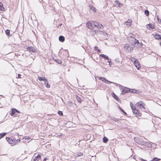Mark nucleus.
Wrapping results in <instances>:
<instances>
[{"instance_id": "f257e3e1", "label": "nucleus", "mask_w": 161, "mask_h": 161, "mask_svg": "<svg viewBox=\"0 0 161 161\" xmlns=\"http://www.w3.org/2000/svg\"><path fill=\"white\" fill-rule=\"evenodd\" d=\"M134 139L135 142L139 144L144 145L147 143V142L143 141L142 139L140 138L135 137Z\"/></svg>"}, {"instance_id": "f03ea898", "label": "nucleus", "mask_w": 161, "mask_h": 161, "mask_svg": "<svg viewBox=\"0 0 161 161\" xmlns=\"http://www.w3.org/2000/svg\"><path fill=\"white\" fill-rule=\"evenodd\" d=\"M128 40L129 42V43L131 44L132 45H135L136 42L137 40L133 36H129L128 37Z\"/></svg>"}, {"instance_id": "7ed1b4c3", "label": "nucleus", "mask_w": 161, "mask_h": 161, "mask_svg": "<svg viewBox=\"0 0 161 161\" xmlns=\"http://www.w3.org/2000/svg\"><path fill=\"white\" fill-rule=\"evenodd\" d=\"M94 21H89L87 22L86 26L90 30H93L94 28Z\"/></svg>"}, {"instance_id": "20e7f679", "label": "nucleus", "mask_w": 161, "mask_h": 161, "mask_svg": "<svg viewBox=\"0 0 161 161\" xmlns=\"http://www.w3.org/2000/svg\"><path fill=\"white\" fill-rule=\"evenodd\" d=\"M6 139L10 144L15 145L17 143V141L16 139H12L10 137H6Z\"/></svg>"}, {"instance_id": "39448f33", "label": "nucleus", "mask_w": 161, "mask_h": 161, "mask_svg": "<svg viewBox=\"0 0 161 161\" xmlns=\"http://www.w3.org/2000/svg\"><path fill=\"white\" fill-rule=\"evenodd\" d=\"M125 48L126 51L128 52H130L133 50L134 48V46L133 45H126L125 47Z\"/></svg>"}, {"instance_id": "423d86ee", "label": "nucleus", "mask_w": 161, "mask_h": 161, "mask_svg": "<svg viewBox=\"0 0 161 161\" xmlns=\"http://www.w3.org/2000/svg\"><path fill=\"white\" fill-rule=\"evenodd\" d=\"M20 113V112L15 108H12L10 115L11 116L18 115V114Z\"/></svg>"}, {"instance_id": "0eeeda50", "label": "nucleus", "mask_w": 161, "mask_h": 161, "mask_svg": "<svg viewBox=\"0 0 161 161\" xmlns=\"http://www.w3.org/2000/svg\"><path fill=\"white\" fill-rule=\"evenodd\" d=\"M134 64L135 65V66H136V68L138 69L139 70L140 69V68H141L140 65L139 63V62L137 59H135V58H134Z\"/></svg>"}, {"instance_id": "6e6552de", "label": "nucleus", "mask_w": 161, "mask_h": 161, "mask_svg": "<svg viewBox=\"0 0 161 161\" xmlns=\"http://www.w3.org/2000/svg\"><path fill=\"white\" fill-rule=\"evenodd\" d=\"M98 29H102L103 27L102 24H100L99 23L94 21V26Z\"/></svg>"}, {"instance_id": "1a4fd4ad", "label": "nucleus", "mask_w": 161, "mask_h": 161, "mask_svg": "<svg viewBox=\"0 0 161 161\" xmlns=\"http://www.w3.org/2000/svg\"><path fill=\"white\" fill-rule=\"evenodd\" d=\"M130 89L125 87L122 90V94L123 95H125L126 93L129 92H130V91H131Z\"/></svg>"}, {"instance_id": "9d476101", "label": "nucleus", "mask_w": 161, "mask_h": 161, "mask_svg": "<svg viewBox=\"0 0 161 161\" xmlns=\"http://www.w3.org/2000/svg\"><path fill=\"white\" fill-rule=\"evenodd\" d=\"M136 104L137 106L139 108H144V106L145 105L144 103L142 101H140L137 102Z\"/></svg>"}, {"instance_id": "9b49d317", "label": "nucleus", "mask_w": 161, "mask_h": 161, "mask_svg": "<svg viewBox=\"0 0 161 161\" xmlns=\"http://www.w3.org/2000/svg\"><path fill=\"white\" fill-rule=\"evenodd\" d=\"M134 114L136 117H140L141 116V114L139 110L135 108V110H133V112Z\"/></svg>"}, {"instance_id": "f8f14e48", "label": "nucleus", "mask_w": 161, "mask_h": 161, "mask_svg": "<svg viewBox=\"0 0 161 161\" xmlns=\"http://www.w3.org/2000/svg\"><path fill=\"white\" fill-rule=\"evenodd\" d=\"M134 46V47H142L143 46V44L142 43H140L139 42L138 40H137Z\"/></svg>"}, {"instance_id": "ddd939ff", "label": "nucleus", "mask_w": 161, "mask_h": 161, "mask_svg": "<svg viewBox=\"0 0 161 161\" xmlns=\"http://www.w3.org/2000/svg\"><path fill=\"white\" fill-rule=\"evenodd\" d=\"M38 79L40 81H44L45 84L47 83V79H46L45 77H38Z\"/></svg>"}, {"instance_id": "4468645a", "label": "nucleus", "mask_w": 161, "mask_h": 161, "mask_svg": "<svg viewBox=\"0 0 161 161\" xmlns=\"http://www.w3.org/2000/svg\"><path fill=\"white\" fill-rule=\"evenodd\" d=\"M28 51L31 52L32 53H34L35 51V48L31 47H29L26 48Z\"/></svg>"}, {"instance_id": "2eb2a0df", "label": "nucleus", "mask_w": 161, "mask_h": 161, "mask_svg": "<svg viewBox=\"0 0 161 161\" xmlns=\"http://www.w3.org/2000/svg\"><path fill=\"white\" fill-rule=\"evenodd\" d=\"M154 36L156 39L161 40V34L159 35L155 33V34L154 35Z\"/></svg>"}, {"instance_id": "dca6fc26", "label": "nucleus", "mask_w": 161, "mask_h": 161, "mask_svg": "<svg viewBox=\"0 0 161 161\" xmlns=\"http://www.w3.org/2000/svg\"><path fill=\"white\" fill-rule=\"evenodd\" d=\"M59 41L62 42H63L65 40V38L63 36H60L59 37Z\"/></svg>"}, {"instance_id": "f3484780", "label": "nucleus", "mask_w": 161, "mask_h": 161, "mask_svg": "<svg viewBox=\"0 0 161 161\" xmlns=\"http://www.w3.org/2000/svg\"><path fill=\"white\" fill-rule=\"evenodd\" d=\"M96 34H97V31H90V34L92 36H94Z\"/></svg>"}, {"instance_id": "a211bd4d", "label": "nucleus", "mask_w": 161, "mask_h": 161, "mask_svg": "<svg viewBox=\"0 0 161 161\" xmlns=\"http://www.w3.org/2000/svg\"><path fill=\"white\" fill-rule=\"evenodd\" d=\"M53 60L54 61H55L56 63H58V64H60L62 63V61L59 59H54V58H53Z\"/></svg>"}, {"instance_id": "6ab92c4d", "label": "nucleus", "mask_w": 161, "mask_h": 161, "mask_svg": "<svg viewBox=\"0 0 161 161\" xmlns=\"http://www.w3.org/2000/svg\"><path fill=\"white\" fill-rule=\"evenodd\" d=\"M99 56L102 57L103 58H104L106 59H108V57L106 55L103 54H101L99 55Z\"/></svg>"}, {"instance_id": "aec40b11", "label": "nucleus", "mask_w": 161, "mask_h": 161, "mask_svg": "<svg viewBox=\"0 0 161 161\" xmlns=\"http://www.w3.org/2000/svg\"><path fill=\"white\" fill-rule=\"evenodd\" d=\"M10 30H9L8 29H7L5 31V33L8 36H11V35L10 34Z\"/></svg>"}, {"instance_id": "412c9836", "label": "nucleus", "mask_w": 161, "mask_h": 161, "mask_svg": "<svg viewBox=\"0 0 161 161\" xmlns=\"http://www.w3.org/2000/svg\"><path fill=\"white\" fill-rule=\"evenodd\" d=\"M112 95L113 97L115 99L117 100H118L119 99V98L114 93H112Z\"/></svg>"}, {"instance_id": "4be33fe9", "label": "nucleus", "mask_w": 161, "mask_h": 161, "mask_svg": "<svg viewBox=\"0 0 161 161\" xmlns=\"http://www.w3.org/2000/svg\"><path fill=\"white\" fill-rule=\"evenodd\" d=\"M108 140V138L105 136L103 138V142L104 143H107Z\"/></svg>"}, {"instance_id": "5701e85b", "label": "nucleus", "mask_w": 161, "mask_h": 161, "mask_svg": "<svg viewBox=\"0 0 161 161\" xmlns=\"http://www.w3.org/2000/svg\"><path fill=\"white\" fill-rule=\"evenodd\" d=\"M76 98L78 102L80 103H81L82 100L79 96L76 95Z\"/></svg>"}, {"instance_id": "b1692460", "label": "nucleus", "mask_w": 161, "mask_h": 161, "mask_svg": "<svg viewBox=\"0 0 161 161\" xmlns=\"http://www.w3.org/2000/svg\"><path fill=\"white\" fill-rule=\"evenodd\" d=\"M4 8L3 7V3L0 2V9L1 10H4Z\"/></svg>"}, {"instance_id": "393cba45", "label": "nucleus", "mask_w": 161, "mask_h": 161, "mask_svg": "<svg viewBox=\"0 0 161 161\" xmlns=\"http://www.w3.org/2000/svg\"><path fill=\"white\" fill-rule=\"evenodd\" d=\"M36 158L38 159L37 161H39L40 160V161H41V155L40 154H37V156H36Z\"/></svg>"}, {"instance_id": "a878e982", "label": "nucleus", "mask_w": 161, "mask_h": 161, "mask_svg": "<svg viewBox=\"0 0 161 161\" xmlns=\"http://www.w3.org/2000/svg\"><path fill=\"white\" fill-rule=\"evenodd\" d=\"M130 89L131 90V91H130V92H131L132 93H138L137 92L138 91L137 90H136L131 89Z\"/></svg>"}, {"instance_id": "bb28decb", "label": "nucleus", "mask_w": 161, "mask_h": 161, "mask_svg": "<svg viewBox=\"0 0 161 161\" xmlns=\"http://www.w3.org/2000/svg\"><path fill=\"white\" fill-rule=\"evenodd\" d=\"M6 134V133H3L0 134V139L4 137Z\"/></svg>"}, {"instance_id": "cd10ccee", "label": "nucleus", "mask_w": 161, "mask_h": 161, "mask_svg": "<svg viewBox=\"0 0 161 161\" xmlns=\"http://www.w3.org/2000/svg\"><path fill=\"white\" fill-rule=\"evenodd\" d=\"M100 78L101 79H103V80H104V82L106 83H108V82H109L110 83H112V82L108 81V80H106L105 78H103V77H100Z\"/></svg>"}, {"instance_id": "c85d7f7f", "label": "nucleus", "mask_w": 161, "mask_h": 161, "mask_svg": "<svg viewBox=\"0 0 161 161\" xmlns=\"http://www.w3.org/2000/svg\"><path fill=\"white\" fill-rule=\"evenodd\" d=\"M144 13L147 16H148L149 15V11L147 10L145 11Z\"/></svg>"}, {"instance_id": "c756f323", "label": "nucleus", "mask_w": 161, "mask_h": 161, "mask_svg": "<svg viewBox=\"0 0 161 161\" xmlns=\"http://www.w3.org/2000/svg\"><path fill=\"white\" fill-rule=\"evenodd\" d=\"M83 155V153H80V152H79L77 153L76 154V157H79L80 156H82Z\"/></svg>"}, {"instance_id": "7c9ffc66", "label": "nucleus", "mask_w": 161, "mask_h": 161, "mask_svg": "<svg viewBox=\"0 0 161 161\" xmlns=\"http://www.w3.org/2000/svg\"><path fill=\"white\" fill-rule=\"evenodd\" d=\"M125 24H126V25H127L128 26H130L131 25V22H130V21H129V22H128V21L125 22Z\"/></svg>"}, {"instance_id": "2f4dec72", "label": "nucleus", "mask_w": 161, "mask_h": 161, "mask_svg": "<svg viewBox=\"0 0 161 161\" xmlns=\"http://www.w3.org/2000/svg\"><path fill=\"white\" fill-rule=\"evenodd\" d=\"M90 7V8L91 9L92 11H94V12H96V9L94 7H93L92 6H91Z\"/></svg>"}, {"instance_id": "473e14b6", "label": "nucleus", "mask_w": 161, "mask_h": 161, "mask_svg": "<svg viewBox=\"0 0 161 161\" xmlns=\"http://www.w3.org/2000/svg\"><path fill=\"white\" fill-rule=\"evenodd\" d=\"M58 114L61 116H63V112L60 111H58Z\"/></svg>"}, {"instance_id": "72a5a7b5", "label": "nucleus", "mask_w": 161, "mask_h": 161, "mask_svg": "<svg viewBox=\"0 0 161 161\" xmlns=\"http://www.w3.org/2000/svg\"><path fill=\"white\" fill-rule=\"evenodd\" d=\"M46 85V87L47 88H49L50 87V86L48 84L47 80V83L45 84Z\"/></svg>"}, {"instance_id": "f704fd0d", "label": "nucleus", "mask_w": 161, "mask_h": 161, "mask_svg": "<svg viewBox=\"0 0 161 161\" xmlns=\"http://www.w3.org/2000/svg\"><path fill=\"white\" fill-rule=\"evenodd\" d=\"M96 31H97V34L99 33H102L103 32V31H102L101 30H97Z\"/></svg>"}, {"instance_id": "c9c22d12", "label": "nucleus", "mask_w": 161, "mask_h": 161, "mask_svg": "<svg viewBox=\"0 0 161 161\" xmlns=\"http://www.w3.org/2000/svg\"><path fill=\"white\" fill-rule=\"evenodd\" d=\"M107 59L108 60V61L109 63V65H110V66H111V64H110V62H111V59H109L108 58V59Z\"/></svg>"}, {"instance_id": "e433bc0d", "label": "nucleus", "mask_w": 161, "mask_h": 161, "mask_svg": "<svg viewBox=\"0 0 161 161\" xmlns=\"http://www.w3.org/2000/svg\"><path fill=\"white\" fill-rule=\"evenodd\" d=\"M157 20H158V22L159 23H161V19H160L159 18H158V17H157Z\"/></svg>"}, {"instance_id": "4c0bfd02", "label": "nucleus", "mask_w": 161, "mask_h": 161, "mask_svg": "<svg viewBox=\"0 0 161 161\" xmlns=\"http://www.w3.org/2000/svg\"><path fill=\"white\" fill-rule=\"evenodd\" d=\"M148 25L149 26L150 28H151V29H153L154 28V26L152 25Z\"/></svg>"}, {"instance_id": "58836bf2", "label": "nucleus", "mask_w": 161, "mask_h": 161, "mask_svg": "<svg viewBox=\"0 0 161 161\" xmlns=\"http://www.w3.org/2000/svg\"><path fill=\"white\" fill-rule=\"evenodd\" d=\"M113 120L115 121H118V119H117L116 118H114L113 119Z\"/></svg>"}, {"instance_id": "ea45409f", "label": "nucleus", "mask_w": 161, "mask_h": 161, "mask_svg": "<svg viewBox=\"0 0 161 161\" xmlns=\"http://www.w3.org/2000/svg\"><path fill=\"white\" fill-rule=\"evenodd\" d=\"M116 3H117V4H118L119 5H120L121 4V3H120L119 2V1H117V0L116 1Z\"/></svg>"}, {"instance_id": "a19ab883", "label": "nucleus", "mask_w": 161, "mask_h": 161, "mask_svg": "<svg viewBox=\"0 0 161 161\" xmlns=\"http://www.w3.org/2000/svg\"><path fill=\"white\" fill-rule=\"evenodd\" d=\"M130 106L131 107V108L132 110V112H133V110H135V107H134L133 106H132L131 105H130Z\"/></svg>"}, {"instance_id": "79ce46f5", "label": "nucleus", "mask_w": 161, "mask_h": 161, "mask_svg": "<svg viewBox=\"0 0 161 161\" xmlns=\"http://www.w3.org/2000/svg\"><path fill=\"white\" fill-rule=\"evenodd\" d=\"M21 75L20 74H19L18 75V77H17V78H21Z\"/></svg>"}, {"instance_id": "37998d69", "label": "nucleus", "mask_w": 161, "mask_h": 161, "mask_svg": "<svg viewBox=\"0 0 161 161\" xmlns=\"http://www.w3.org/2000/svg\"><path fill=\"white\" fill-rule=\"evenodd\" d=\"M124 87L123 86H122L121 85H119V87L120 88V89H122V88H123V87Z\"/></svg>"}, {"instance_id": "c03bdc74", "label": "nucleus", "mask_w": 161, "mask_h": 161, "mask_svg": "<svg viewBox=\"0 0 161 161\" xmlns=\"http://www.w3.org/2000/svg\"><path fill=\"white\" fill-rule=\"evenodd\" d=\"M94 48L95 51H97L98 50V47L97 46H95Z\"/></svg>"}, {"instance_id": "a18cd8bd", "label": "nucleus", "mask_w": 161, "mask_h": 161, "mask_svg": "<svg viewBox=\"0 0 161 161\" xmlns=\"http://www.w3.org/2000/svg\"><path fill=\"white\" fill-rule=\"evenodd\" d=\"M33 160L34 161H36V160H38L37 158H36V157H35L33 159Z\"/></svg>"}, {"instance_id": "49530a36", "label": "nucleus", "mask_w": 161, "mask_h": 161, "mask_svg": "<svg viewBox=\"0 0 161 161\" xmlns=\"http://www.w3.org/2000/svg\"><path fill=\"white\" fill-rule=\"evenodd\" d=\"M16 140L17 141V142H20V138L18 139L17 140Z\"/></svg>"}, {"instance_id": "de8ad7c7", "label": "nucleus", "mask_w": 161, "mask_h": 161, "mask_svg": "<svg viewBox=\"0 0 161 161\" xmlns=\"http://www.w3.org/2000/svg\"><path fill=\"white\" fill-rule=\"evenodd\" d=\"M122 112L125 115H127V113L125 112V111L124 110H123L122 111Z\"/></svg>"}, {"instance_id": "09e8293b", "label": "nucleus", "mask_w": 161, "mask_h": 161, "mask_svg": "<svg viewBox=\"0 0 161 161\" xmlns=\"http://www.w3.org/2000/svg\"><path fill=\"white\" fill-rule=\"evenodd\" d=\"M24 139H26H26H30V138H29V137H24Z\"/></svg>"}, {"instance_id": "8fccbe9b", "label": "nucleus", "mask_w": 161, "mask_h": 161, "mask_svg": "<svg viewBox=\"0 0 161 161\" xmlns=\"http://www.w3.org/2000/svg\"><path fill=\"white\" fill-rule=\"evenodd\" d=\"M47 158H45L44 159L42 160V161H46V160L47 159Z\"/></svg>"}, {"instance_id": "3c124183", "label": "nucleus", "mask_w": 161, "mask_h": 161, "mask_svg": "<svg viewBox=\"0 0 161 161\" xmlns=\"http://www.w3.org/2000/svg\"><path fill=\"white\" fill-rule=\"evenodd\" d=\"M148 146L149 147H152V145L151 144H149L148 145Z\"/></svg>"}, {"instance_id": "603ef678", "label": "nucleus", "mask_w": 161, "mask_h": 161, "mask_svg": "<svg viewBox=\"0 0 161 161\" xmlns=\"http://www.w3.org/2000/svg\"><path fill=\"white\" fill-rule=\"evenodd\" d=\"M119 109H120L121 111L122 112V111L123 110V109H122L120 107H119Z\"/></svg>"}, {"instance_id": "864d4df0", "label": "nucleus", "mask_w": 161, "mask_h": 161, "mask_svg": "<svg viewBox=\"0 0 161 161\" xmlns=\"http://www.w3.org/2000/svg\"><path fill=\"white\" fill-rule=\"evenodd\" d=\"M97 50V52H98L100 53L101 52V50L100 49H98Z\"/></svg>"}, {"instance_id": "5fc2aeb1", "label": "nucleus", "mask_w": 161, "mask_h": 161, "mask_svg": "<svg viewBox=\"0 0 161 161\" xmlns=\"http://www.w3.org/2000/svg\"><path fill=\"white\" fill-rule=\"evenodd\" d=\"M0 97H4V96H3V95H0Z\"/></svg>"}, {"instance_id": "6e6d98bb", "label": "nucleus", "mask_w": 161, "mask_h": 161, "mask_svg": "<svg viewBox=\"0 0 161 161\" xmlns=\"http://www.w3.org/2000/svg\"><path fill=\"white\" fill-rule=\"evenodd\" d=\"M0 97H4V96H3V95H0Z\"/></svg>"}, {"instance_id": "4d7b16f0", "label": "nucleus", "mask_w": 161, "mask_h": 161, "mask_svg": "<svg viewBox=\"0 0 161 161\" xmlns=\"http://www.w3.org/2000/svg\"><path fill=\"white\" fill-rule=\"evenodd\" d=\"M101 79V80H102V81H104V80H103V79Z\"/></svg>"}, {"instance_id": "13d9d810", "label": "nucleus", "mask_w": 161, "mask_h": 161, "mask_svg": "<svg viewBox=\"0 0 161 161\" xmlns=\"http://www.w3.org/2000/svg\"><path fill=\"white\" fill-rule=\"evenodd\" d=\"M62 25V24H59V26H61Z\"/></svg>"}, {"instance_id": "bf43d9fd", "label": "nucleus", "mask_w": 161, "mask_h": 161, "mask_svg": "<svg viewBox=\"0 0 161 161\" xmlns=\"http://www.w3.org/2000/svg\"><path fill=\"white\" fill-rule=\"evenodd\" d=\"M160 45L161 46V43H160Z\"/></svg>"}, {"instance_id": "052dcab7", "label": "nucleus", "mask_w": 161, "mask_h": 161, "mask_svg": "<svg viewBox=\"0 0 161 161\" xmlns=\"http://www.w3.org/2000/svg\"><path fill=\"white\" fill-rule=\"evenodd\" d=\"M0 98H1L0 97Z\"/></svg>"}]
</instances>
